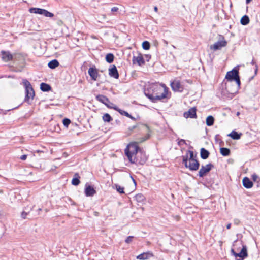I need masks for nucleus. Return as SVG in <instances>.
<instances>
[{"mask_svg":"<svg viewBox=\"0 0 260 260\" xmlns=\"http://www.w3.org/2000/svg\"><path fill=\"white\" fill-rule=\"evenodd\" d=\"M258 178V176L255 174H254L252 175V179L254 181H256Z\"/></svg>","mask_w":260,"mask_h":260,"instance_id":"obj_39","label":"nucleus"},{"mask_svg":"<svg viewBox=\"0 0 260 260\" xmlns=\"http://www.w3.org/2000/svg\"><path fill=\"white\" fill-rule=\"evenodd\" d=\"M135 199L138 202H142L144 201L145 197L142 194L139 193L135 196Z\"/></svg>","mask_w":260,"mask_h":260,"instance_id":"obj_31","label":"nucleus"},{"mask_svg":"<svg viewBox=\"0 0 260 260\" xmlns=\"http://www.w3.org/2000/svg\"><path fill=\"white\" fill-rule=\"evenodd\" d=\"M239 223V220L238 219H235L234 220V223L236 224H238Z\"/></svg>","mask_w":260,"mask_h":260,"instance_id":"obj_45","label":"nucleus"},{"mask_svg":"<svg viewBox=\"0 0 260 260\" xmlns=\"http://www.w3.org/2000/svg\"><path fill=\"white\" fill-rule=\"evenodd\" d=\"M182 158V162L186 168L191 171H196L199 169L200 164L197 160H188V155H183Z\"/></svg>","mask_w":260,"mask_h":260,"instance_id":"obj_4","label":"nucleus"},{"mask_svg":"<svg viewBox=\"0 0 260 260\" xmlns=\"http://www.w3.org/2000/svg\"><path fill=\"white\" fill-rule=\"evenodd\" d=\"M27 215V213L25 212V211H23L21 213V217L25 219V218H26V217Z\"/></svg>","mask_w":260,"mask_h":260,"instance_id":"obj_40","label":"nucleus"},{"mask_svg":"<svg viewBox=\"0 0 260 260\" xmlns=\"http://www.w3.org/2000/svg\"><path fill=\"white\" fill-rule=\"evenodd\" d=\"M133 180L134 182L135 183V184H136V181L133 178Z\"/></svg>","mask_w":260,"mask_h":260,"instance_id":"obj_54","label":"nucleus"},{"mask_svg":"<svg viewBox=\"0 0 260 260\" xmlns=\"http://www.w3.org/2000/svg\"><path fill=\"white\" fill-rule=\"evenodd\" d=\"M88 72L92 80H96L99 76V73L95 68H90Z\"/></svg>","mask_w":260,"mask_h":260,"instance_id":"obj_14","label":"nucleus"},{"mask_svg":"<svg viewBox=\"0 0 260 260\" xmlns=\"http://www.w3.org/2000/svg\"><path fill=\"white\" fill-rule=\"evenodd\" d=\"M128 117L132 119H134V120L135 119V118L131 115H130V117Z\"/></svg>","mask_w":260,"mask_h":260,"instance_id":"obj_51","label":"nucleus"},{"mask_svg":"<svg viewBox=\"0 0 260 260\" xmlns=\"http://www.w3.org/2000/svg\"><path fill=\"white\" fill-rule=\"evenodd\" d=\"M171 86L173 90L174 91H182L183 87L181 85L180 82L178 80H174L171 83Z\"/></svg>","mask_w":260,"mask_h":260,"instance_id":"obj_12","label":"nucleus"},{"mask_svg":"<svg viewBox=\"0 0 260 260\" xmlns=\"http://www.w3.org/2000/svg\"><path fill=\"white\" fill-rule=\"evenodd\" d=\"M27 155H23L20 157V159L22 160H24L27 158Z\"/></svg>","mask_w":260,"mask_h":260,"instance_id":"obj_41","label":"nucleus"},{"mask_svg":"<svg viewBox=\"0 0 260 260\" xmlns=\"http://www.w3.org/2000/svg\"><path fill=\"white\" fill-rule=\"evenodd\" d=\"M142 47L144 50H148L150 48V43L149 42L145 41L142 43Z\"/></svg>","mask_w":260,"mask_h":260,"instance_id":"obj_35","label":"nucleus"},{"mask_svg":"<svg viewBox=\"0 0 260 260\" xmlns=\"http://www.w3.org/2000/svg\"><path fill=\"white\" fill-rule=\"evenodd\" d=\"M72 183L74 185H78L80 183V180L78 178H74L72 179Z\"/></svg>","mask_w":260,"mask_h":260,"instance_id":"obj_36","label":"nucleus"},{"mask_svg":"<svg viewBox=\"0 0 260 260\" xmlns=\"http://www.w3.org/2000/svg\"><path fill=\"white\" fill-rule=\"evenodd\" d=\"M153 256V254L151 252H144L138 255L137 258L140 260H146Z\"/></svg>","mask_w":260,"mask_h":260,"instance_id":"obj_16","label":"nucleus"},{"mask_svg":"<svg viewBox=\"0 0 260 260\" xmlns=\"http://www.w3.org/2000/svg\"><path fill=\"white\" fill-rule=\"evenodd\" d=\"M249 18L248 16L244 15L243 16L240 20L241 23L243 25H246L249 23Z\"/></svg>","mask_w":260,"mask_h":260,"instance_id":"obj_26","label":"nucleus"},{"mask_svg":"<svg viewBox=\"0 0 260 260\" xmlns=\"http://www.w3.org/2000/svg\"><path fill=\"white\" fill-rule=\"evenodd\" d=\"M225 78L230 81H235L238 87L240 85V80L239 76L238 66L234 68L232 71L227 72Z\"/></svg>","mask_w":260,"mask_h":260,"instance_id":"obj_3","label":"nucleus"},{"mask_svg":"<svg viewBox=\"0 0 260 260\" xmlns=\"http://www.w3.org/2000/svg\"><path fill=\"white\" fill-rule=\"evenodd\" d=\"M114 109L119 112V113L122 115H124L126 117H130V114L128 112L118 108L117 106H116V109Z\"/></svg>","mask_w":260,"mask_h":260,"instance_id":"obj_32","label":"nucleus"},{"mask_svg":"<svg viewBox=\"0 0 260 260\" xmlns=\"http://www.w3.org/2000/svg\"><path fill=\"white\" fill-rule=\"evenodd\" d=\"M134 238V237L133 236H128V237H127V238L125 239V242L126 243H130L132 241H133V239Z\"/></svg>","mask_w":260,"mask_h":260,"instance_id":"obj_38","label":"nucleus"},{"mask_svg":"<svg viewBox=\"0 0 260 260\" xmlns=\"http://www.w3.org/2000/svg\"><path fill=\"white\" fill-rule=\"evenodd\" d=\"M243 186L246 188H250L253 186V183L247 177H244L242 181Z\"/></svg>","mask_w":260,"mask_h":260,"instance_id":"obj_19","label":"nucleus"},{"mask_svg":"<svg viewBox=\"0 0 260 260\" xmlns=\"http://www.w3.org/2000/svg\"><path fill=\"white\" fill-rule=\"evenodd\" d=\"M185 155H188V160H197L194 157V153L192 151L188 150Z\"/></svg>","mask_w":260,"mask_h":260,"instance_id":"obj_29","label":"nucleus"},{"mask_svg":"<svg viewBox=\"0 0 260 260\" xmlns=\"http://www.w3.org/2000/svg\"><path fill=\"white\" fill-rule=\"evenodd\" d=\"M214 122V118L212 116H208L206 120V123L207 126H211L213 125Z\"/></svg>","mask_w":260,"mask_h":260,"instance_id":"obj_23","label":"nucleus"},{"mask_svg":"<svg viewBox=\"0 0 260 260\" xmlns=\"http://www.w3.org/2000/svg\"><path fill=\"white\" fill-rule=\"evenodd\" d=\"M23 84L25 88V101H28L30 99H33L35 95V92L30 83L26 79L23 80Z\"/></svg>","mask_w":260,"mask_h":260,"instance_id":"obj_5","label":"nucleus"},{"mask_svg":"<svg viewBox=\"0 0 260 260\" xmlns=\"http://www.w3.org/2000/svg\"><path fill=\"white\" fill-rule=\"evenodd\" d=\"M40 89L43 91H48L51 89V87L46 83H42L40 85Z\"/></svg>","mask_w":260,"mask_h":260,"instance_id":"obj_22","label":"nucleus"},{"mask_svg":"<svg viewBox=\"0 0 260 260\" xmlns=\"http://www.w3.org/2000/svg\"><path fill=\"white\" fill-rule=\"evenodd\" d=\"M75 176H78V174H75Z\"/></svg>","mask_w":260,"mask_h":260,"instance_id":"obj_55","label":"nucleus"},{"mask_svg":"<svg viewBox=\"0 0 260 260\" xmlns=\"http://www.w3.org/2000/svg\"><path fill=\"white\" fill-rule=\"evenodd\" d=\"M42 152V151H40V150H37L36 151L34 152V153H36V152L39 153V152Z\"/></svg>","mask_w":260,"mask_h":260,"instance_id":"obj_53","label":"nucleus"},{"mask_svg":"<svg viewBox=\"0 0 260 260\" xmlns=\"http://www.w3.org/2000/svg\"><path fill=\"white\" fill-rule=\"evenodd\" d=\"M150 137V134L147 135L144 137L138 139L137 142H135L129 144L125 149V155L128 157V160L131 163H136L137 161L136 155L138 154L139 149L138 144L142 143L148 139Z\"/></svg>","mask_w":260,"mask_h":260,"instance_id":"obj_1","label":"nucleus"},{"mask_svg":"<svg viewBox=\"0 0 260 260\" xmlns=\"http://www.w3.org/2000/svg\"><path fill=\"white\" fill-rule=\"evenodd\" d=\"M102 118H103V120L104 121L107 122H109L112 120V117L108 113H105V114H104Z\"/></svg>","mask_w":260,"mask_h":260,"instance_id":"obj_28","label":"nucleus"},{"mask_svg":"<svg viewBox=\"0 0 260 260\" xmlns=\"http://www.w3.org/2000/svg\"><path fill=\"white\" fill-rule=\"evenodd\" d=\"M2 58L3 61L8 62L10 60H15L18 56H20V54H14L13 55L9 51H2Z\"/></svg>","mask_w":260,"mask_h":260,"instance_id":"obj_8","label":"nucleus"},{"mask_svg":"<svg viewBox=\"0 0 260 260\" xmlns=\"http://www.w3.org/2000/svg\"><path fill=\"white\" fill-rule=\"evenodd\" d=\"M184 116L187 118H196L197 117L196 108H191L187 112L184 113Z\"/></svg>","mask_w":260,"mask_h":260,"instance_id":"obj_13","label":"nucleus"},{"mask_svg":"<svg viewBox=\"0 0 260 260\" xmlns=\"http://www.w3.org/2000/svg\"><path fill=\"white\" fill-rule=\"evenodd\" d=\"M227 42L225 40L223 36L220 35L219 40L214 44L210 45V48L214 51L220 50L222 47L226 46Z\"/></svg>","mask_w":260,"mask_h":260,"instance_id":"obj_6","label":"nucleus"},{"mask_svg":"<svg viewBox=\"0 0 260 260\" xmlns=\"http://www.w3.org/2000/svg\"><path fill=\"white\" fill-rule=\"evenodd\" d=\"M251 1H252V0H246V3H247V4H248V3H249Z\"/></svg>","mask_w":260,"mask_h":260,"instance_id":"obj_52","label":"nucleus"},{"mask_svg":"<svg viewBox=\"0 0 260 260\" xmlns=\"http://www.w3.org/2000/svg\"><path fill=\"white\" fill-rule=\"evenodd\" d=\"M168 93V88L165 85H162L156 86L152 94L145 93V95L152 101L155 102L166 98Z\"/></svg>","mask_w":260,"mask_h":260,"instance_id":"obj_2","label":"nucleus"},{"mask_svg":"<svg viewBox=\"0 0 260 260\" xmlns=\"http://www.w3.org/2000/svg\"><path fill=\"white\" fill-rule=\"evenodd\" d=\"M241 134H239L235 131H232L229 135V136L231 137L234 140H238L240 138Z\"/></svg>","mask_w":260,"mask_h":260,"instance_id":"obj_24","label":"nucleus"},{"mask_svg":"<svg viewBox=\"0 0 260 260\" xmlns=\"http://www.w3.org/2000/svg\"><path fill=\"white\" fill-rule=\"evenodd\" d=\"M114 55L112 53H109L106 56V60L108 63H111L113 61Z\"/></svg>","mask_w":260,"mask_h":260,"instance_id":"obj_30","label":"nucleus"},{"mask_svg":"<svg viewBox=\"0 0 260 260\" xmlns=\"http://www.w3.org/2000/svg\"><path fill=\"white\" fill-rule=\"evenodd\" d=\"M200 154H201V157L202 159H206L209 157V152L208 150H207L205 148H202L201 149Z\"/></svg>","mask_w":260,"mask_h":260,"instance_id":"obj_20","label":"nucleus"},{"mask_svg":"<svg viewBox=\"0 0 260 260\" xmlns=\"http://www.w3.org/2000/svg\"><path fill=\"white\" fill-rule=\"evenodd\" d=\"M146 160H147L146 157L145 156H144V158H143V159H142V160L140 161V162L141 164H143L146 161Z\"/></svg>","mask_w":260,"mask_h":260,"instance_id":"obj_42","label":"nucleus"},{"mask_svg":"<svg viewBox=\"0 0 260 260\" xmlns=\"http://www.w3.org/2000/svg\"><path fill=\"white\" fill-rule=\"evenodd\" d=\"M59 63L58 61L54 59L51 61H50L48 64V66L50 69H55V68L59 66Z\"/></svg>","mask_w":260,"mask_h":260,"instance_id":"obj_21","label":"nucleus"},{"mask_svg":"<svg viewBox=\"0 0 260 260\" xmlns=\"http://www.w3.org/2000/svg\"><path fill=\"white\" fill-rule=\"evenodd\" d=\"M108 104H109V106H116L114 104H113L112 103L110 102V103H108Z\"/></svg>","mask_w":260,"mask_h":260,"instance_id":"obj_47","label":"nucleus"},{"mask_svg":"<svg viewBox=\"0 0 260 260\" xmlns=\"http://www.w3.org/2000/svg\"><path fill=\"white\" fill-rule=\"evenodd\" d=\"M95 99L99 102L105 105L108 108L111 109H116V106H109L108 103H110L109 99L106 96L102 94L97 95L95 96Z\"/></svg>","mask_w":260,"mask_h":260,"instance_id":"obj_10","label":"nucleus"},{"mask_svg":"<svg viewBox=\"0 0 260 260\" xmlns=\"http://www.w3.org/2000/svg\"><path fill=\"white\" fill-rule=\"evenodd\" d=\"M29 11L30 13L42 15L43 9L40 8H32L30 9Z\"/></svg>","mask_w":260,"mask_h":260,"instance_id":"obj_27","label":"nucleus"},{"mask_svg":"<svg viewBox=\"0 0 260 260\" xmlns=\"http://www.w3.org/2000/svg\"><path fill=\"white\" fill-rule=\"evenodd\" d=\"M231 223H229L227 225H226V228L228 229H230L231 228Z\"/></svg>","mask_w":260,"mask_h":260,"instance_id":"obj_46","label":"nucleus"},{"mask_svg":"<svg viewBox=\"0 0 260 260\" xmlns=\"http://www.w3.org/2000/svg\"><path fill=\"white\" fill-rule=\"evenodd\" d=\"M185 143V141L183 139H181L179 142H178V144L179 145H182V144H184Z\"/></svg>","mask_w":260,"mask_h":260,"instance_id":"obj_44","label":"nucleus"},{"mask_svg":"<svg viewBox=\"0 0 260 260\" xmlns=\"http://www.w3.org/2000/svg\"><path fill=\"white\" fill-rule=\"evenodd\" d=\"M231 253L235 257L237 260H243L248 256L247 247L246 245H242V248L240 252L237 253L235 252L234 249H232Z\"/></svg>","mask_w":260,"mask_h":260,"instance_id":"obj_7","label":"nucleus"},{"mask_svg":"<svg viewBox=\"0 0 260 260\" xmlns=\"http://www.w3.org/2000/svg\"><path fill=\"white\" fill-rule=\"evenodd\" d=\"M251 63L252 65H254V64H255V62L254 61V60L253 59H252V61H251Z\"/></svg>","mask_w":260,"mask_h":260,"instance_id":"obj_50","label":"nucleus"},{"mask_svg":"<svg viewBox=\"0 0 260 260\" xmlns=\"http://www.w3.org/2000/svg\"><path fill=\"white\" fill-rule=\"evenodd\" d=\"M177 220L179 219V217L178 216H177Z\"/></svg>","mask_w":260,"mask_h":260,"instance_id":"obj_56","label":"nucleus"},{"mask_svg":"<svg viewBox=\"0 0 260 260\" xmlns=\"http://www.w3.org/2000/svg\"><path fill=\"white\" fill-rule=\"evenodd\" d=\"M85 193L86 196L87 197L93 196L96 193V191L93 187L90 185H86Z\"/></svg>","mask_w":260,"mask_h":260,"instance_id":"obj_18","label":"nucleus"},{"mask_svg":"<svg viewBox=\"0 0 260 260\" xmlns=\"http://www.w3.org/2000/svg\"><path fill=\"white\" fill-rule=\"evenodd\" d=\"M115 188L117 191L120 193H124V187H122L118 184H115Z\"/></svg>","mask_w":260,"mask_h":260,"instance_id":"obj_33","label":"nucleus"},{"mask_svg":"<svg viewBox=\"0 0 260 260\" xmlns=\"http://www.w3.org/2000/svg\"><path fill=\"white\" fill-rule=\"evenodd\" d=\"M118 10V8L116 7H114L111 9L112 12H117Z\"/></svg>","mask_w":260,"mask_h":260,"instance_id":"obj_43","label":"nucleus"},{"mask_svg":"<svg viewBox=\"0 0 260 260\" xmlns=\"http://www.w3.org/2000/svg\"><path fill=\"white\" fill-rule=\"evenodd\" d=\"M133 63H137L139 66L144 64L145 61L143 56L139 54L137 56H134L133 58Z\"/></svg>","mask_w":260,"mask_h":260,"instance_id":"obj_17","label":"nucleus"},{"mask_svg":"<svg viewBox=\"0 0 260 260\" xmlns=\"http://www.w3.org/2000/svg\"><path fill=\"white\" fill-rule=\"evenodd\" d=\"M257 70H258V67H257V66H256V69L255 70V74H256Z\"/></svg>","mask_w":260,"mask_h":260,"instance_id":"obj_48","label":"nucleus"},{"mask_svg":"<svg viewBox=\"0 0 260 260\" xmlns=\"http://www.w3.org/2000/svg\"><path fill=\"white\" fill-rule=\"evenodd\" d=\"M220 153L224 156H229L230 154V150L227 148H221L220 149Z\"/></svg>","mask_w":260,"mask_h":260,"instance_id":"obj_25","label":"nucleus"},{"mask_svg":"<svg viewBox=\"0 0 260 260\" xmlns=\"http://www.w3.org/2000/svg\"><path fill=\"white\" fill-rule=\"evenodd\" d=\"M109 75L110 77L115 79L119 78V74L115 65H113L111 68L109 69Z\"/></svg>","mask_w":260,"mask_h":260,"instance_id":"obj_15","label":"nucleus"},{"mask_svg":"<svg viewBox=\"0 0 260 260\" xmlns=\"http://www.w3.org/2000/svg\"><path fill=\"white\" fill-rule=\"evenodd\" d=\"M42 15L49 17H52L53 16V14L47 11L46 10L43 9Z\"/></svg>","mask_w":260,"mask_h":260,"instance_id":"obj_34","label":"nucleus"},{"mask_svg":"<svg viewBox=\"0 0 260 260\" xmlns=\"http://www.w3.org/2000/svg\"><path fill=\"white\" fill-rule=\"evenodd\" d=\"M135 128H138V130L143 131L144 132H147V134H149L150 132L149 127L147 125L139 124L136 125H134L133 126L129 127L128 130V135L131 134L132 132Z\"/></svg>","mask_w":260,"mask_h":260,"instance_id":"obj_9","label":"nucleus"},{"mask_svg":"<svg viewBox=\"0 0 260 260\" xmlns=\"http://www.w3.org/2000/svg\"><path fill=\"white\" fill-rule=\"evenodd\" d=\"M212 168H213V165L211 164H208L205 166H202L199 171V176L200 177H203L208 173Z\"/></svg>","mask_w":260,"mask_h":260,"instance_id":"obj_11","label":"nucleus"},{"mask_svg":"<svg viewBox=\"0 0 260 260\" xmlns=\"http://www.w3.org/2000/svg\"><path fill=\"white\" fill-rule=\"evenodd\" d=\"M154 11L157 12L158 11V8L157 7H155L154 8Z\"/></svg>","mask_w":260,"mask_h":260,"instance_id":"obj_49","label":"nucleus"},{"mask_svg":"<svg viewBox=\"0 0 260 260\" xmlns=\"http://www.w3.org/2000/svg\"><path fill=\"white\" fill-rule=\"evenodd\" d=\"M70 122H71L70 120L68 118H65L63 120V123L64 125L66 126H68L69 125V124L70 123Z\"/></svg>","mask_w":260,"mask_h":260,"instance_id":"obj_37","label":"nucleus"}]
</instances>
